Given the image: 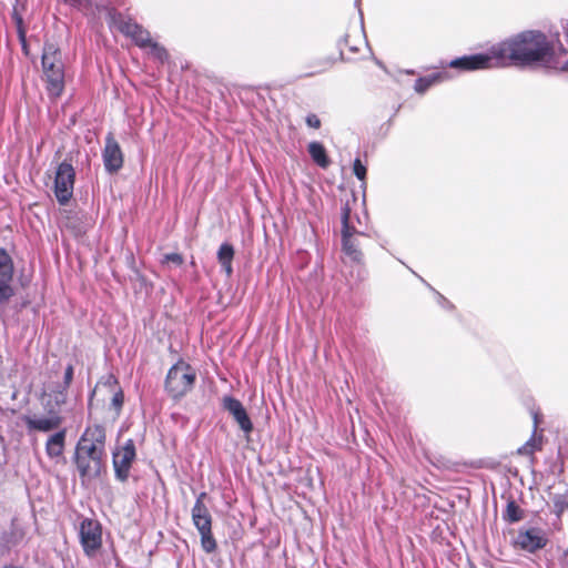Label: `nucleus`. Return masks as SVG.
Masks as SVG:
<instances>
[{
  "label": "nucleus",
  "mask_w": 568,
  "mask_h": 568,
  "mask_svg": "<svg viewBox=\"0 0 568 568\" xmlns=\"http://www.w3.org/2000/svg\"><path fill=\"white\" fill-rule=\"evenodd\" d=\"M500 68L508 65H541L568 70V50L558 39H549L540 31H524L495 45Z\"/></svg>",
  "instance_id": "f257e3e1"
},
{
  "label": "nucleus",
  "mask_w": 568,
  "mask_h": 568,
  "mask_svg": "<svg viewBox=\"0 0 568 568\" xmlns=\"http://www.w3.org/2000/svg\"><path fill=\"white\" fill-rule=\"evenodd\" d=\"M42 71L49 98L52 100L60 98L64 91V64L60 50L53 43H45L43 47Z\"/></svg>",
  "instance_id": "f03ea898"
},
{
  "label": "nucleus",
  "mask_w": 568,
  "mask_h": 568,
  "mask_svg": "<svg viewBox=\"0 0 568 568\" xmlns=\"http://www.w3.org/2000/svg\"><path fill=\"white\" fill-rule=\"evenodd\" d=\"M206 493L202 491L192 507L191 515L192 521L201 536V546L206 554H212L216 550V540L212 534V516L209 508L204 504Z\"/></svg>",
  "instance_id": "7ed1b4c3"
},
{
  "label": "nucleus",
  "mask_w": 568,
  "mask_h": 568,
  "mask_svg": "<svg viewBox=\"0 0 568 568\" xmlns=\"http://www.w3.org/2000/svg\"><path fill=\"white\" fill-rule=\"evenodd\" d=\"M196 373L185 362L173 365L165 379V389L173 398H181L189 393L195 383Z\"/></svg>",
  "instance_id": "20e7f679"
},
{
  "label": "nucleus",
  "mask_w": 568,
  "mask_h": 568,
  "mask_svg": "<svg viewBox=\"0 0 568 568\" xmlns=\"http://www.w3.org/2000/svg\"><path fill=\"white\" fill-rule=\"evenodd\" d=\"M105 453L92 448L75 447L74 462L82 480L98 478L104 468Z\"/></svg>",
  "instance_id": "39448f33"
},
{
  "label": "nucleus",
  "mask_w": 568,
  "mask_h": 568,
  "mask_svg": "<svg viewBox=\"0 0 568 568\" xmlns=\"http://www.w3.org/2000/svg\"><path fill=\"white\" fill-rule=\"evenodd\" d=\"M342 245L343 252L354 262L362 260L358 239L364 236L362 232L351 225V209L345 204L342 209Z\"/></svg>",
  "instance_id": "423d86ee"
},
{
  "label": "nucleus",
  "mask_w": 568,
  "mask_h": 568,
  "mask_svg": "<svg viewBox=\"0 0 568 568\" xmlns=\"http://www.w3.org/2000/svg\"><path fill=\"white\" fill-rule=\"evenodd\" d=\"M80 542L84 554L94 558L102 547V527L99 521L85 518L79 528Z\"/></svg>",
  "instance_id": "0eeeda50"
},
{
  "label": "nucleus",
  "mask_w": 568,
  "mask_h": 568,
  "mask_svg": "<svg viewBox=\"0 0 568 568\" xmlns=\"http://www.w3.org/2000/svg\"><path fill=\"white\" fill-rule=\"evenodd\" d=\"M498 55L495 54V45L487 53L464 55L449 62V67L460 71H475L481 69L500 68L497 64Z\"/></svg>",
  "instance_id": "6e6552de"
},
{
  "label": "nucleus",
  "mask_w": 568,
  "mask_h": 568,
  "mask_svg": "<svg viewBox=\"0 0 568 568\" xmlns=\"http://www.w3.org/2000/svg\"><path fill=\"white\" fill-rule=\"evenodd\" d=\"M74 179L75 172L73 166L65 161L60 163L54 179V194L60 204H67L72 197Z\"/></svg>",
  "instance_id": "1a4fd4ad"
},
{
  "label": "nucleus",
  "mask_w": 568,
  "mask_h": 568,
  "mask_svg": "<svg viewBox=\"0 0 568 568\" xmlns=\"http://www.w3.org/2000/svg\"><path fill=\"white\" fill-rule=\"evenodd\" d=\"M545 531L537 527L520 528L513 539V546L517 549L534 554L547 545Z\"/></svg>",
  "instance_id": "9d476101"
},
{
  "label": "nucleus",
  "mask_w": 568,
  "mask_h": 568,
  "mask_svg": "<svg viewBox=\"0 0 568 568\" xmlns=\"http://www.w3.org/2000/svg\"><path fill=\"white\" fill-rule=\"evenodd\" d=\"M47 415L34 414L23 416L22 419L29 433H50L57 429L59 430L63 423V417L61 416L60 410L47 409Z\"/></svg>",
  "instance_id": "9b49d317"
},
{
  "label": "nucleus",
  "mask_w": 568,
  "mask_h": 568,
  "mask_svg": "<svg viewBox=\"0 0 568 568\" xmlns=\"http://www.w3.org/2000/svg\"><path fill=\"white\" fill-rule=\"evenodd\" d=\"M135 455V446L132 439L126 440L123 446L113 453V467L116 479L125 481L129 478Z\"/></svg>",
  "instance_id": "f8f14e48"
},
{
  "label": "nucleus",
  "mask_w": 568,
  "mask_h": 568,
  "mask_svg": "<svg viewBox=\"0 0 568 568\" xmlns=\"http://www.w3.org/2000/svg\"><path fill=\"white\" fill-rule=\"evenodd\" d=\"M73 379V366H67L63 375V383L54 389L43 395V406L45 409H57L67 403L68 388Z\"/></svg>",
  "instance_id": "ddd939ff"
},
{
  "label": "nucleus",
  "mask_w": 568,
  "mask_h": 568,
  "mask_svg": "<svg viewBox=\"0 0 568 568\" xmlns=\"http://www.w3.org/2000/svg\"><path fill=\"white\" fill-rule=\"evenodd\" d=\"M102 155L104 168L108 172L115 173L122 168L123 153L119 143L111 133L105 138V146Z\"/></svg>",
  "instance_id": "4468645a"
},
{
  "label": "nucleus",
  "mask_w": 568,
  "mask_h": 568,
  "mask_svg": "<svg viewBox=\"0 0 568 568\" xmlns=\"http://www.w3.org/2000/svg\"><path fill=\"white\" fill-rule=\"evenodd\" d=\"M222 406L233 416L234 420L245 434H250L253 430V424L243 404L239 399L232 396H224Z\"/></svg>",
  "instance_id": "2eb2a0df"
},
{
  "label": "nucleus",
  "mask_w": 568,
  "mask_h": 568,
  "mask_svg": "<svg viewBox=\"0 0 568 568\" xmlns=\"http://www.w3.org/2000/svg\"><path fill=\"white\" fill-rule=\"evenodd\" d=\"M118 28L124 36L131 38L140 48L146 49L152 41L150 32L131 19L120 20Z\"/></svg>",
  "instance_id": "dca6fc26"
},
{
  "label": "nucleus",
  "mask_w": 568,
  "mask_h": 568,
  "mask_svg": "<svg viewBox=\"0 0 568 568\" xmlns=\"http://www.w3.org/2000/svg\"><path fill=\"white\" fill-rule=\"evenodd\" d=\"M92 448L98 453H105V430L100 425L88 426L81 435L75 447Z\"/></svg>",
  "instance_id": "f3484780"
},
{
  "label": "nucleus",
  "mask_w": 568,
  "mask_h": 568,
  "mask_svg": "<svg viewBox=\"0 0 568 568\" xmlns=\"http://www.w3.org/2000/svg\"><path fill=\"white\" fill-rule=\"evenodd\" d=\"M67 429L62 428L50 435L45 443V453L49 458L57 459L63 455Z\"/></svg>",
  "instance_id": "a211bd4d"
},
{
  "label": "nucleus",
  "mask_w": 568,
  "mask_h": 568,
  "mask_svg": "<svg viewBox=\"0 0 568 568\" xmlns=\"http://www.w3.org/2000/svg\"><path fill=\"white\" fill-rule=\"evenodd\" d=\"M233 257H234L233 246L229 243H223L217 251V260L227 276H231L233 273V267H232Z\"/></svg>",
  "instance_id": "6ab92c4d"
},
{
  "label": "nucleus",
  "mask_w": 568,
  "mask_h": 568,
  "mask_svg": "<svg viewBox=\"0 0 568 568\" xmlns=\"http://www.w3.org/2000/svg\"><path fill=\"white\" fill-rule=\"evenodd\" d=\"M525 511L513 499L507 500L506 509L503 513V519L509 524H515L523 520Z\"/></svg>",
  "instance_id": "aec40b11"
},
{
  "label": "nucleus",
  "mask_w": 568,
  "mask_h": 568,
  "mask_svg": "<svg viewBox=\"0 0 568 568\" xmlns=\"http://www.w3.org/2000/svg\"><path fill=\"white\" fill-rule=\"evenodd\" d=\"M444 79H446V75L444 72H438L435 74H430L427 77H423L416 80L414 89L417 93L423 94L425 93L430 87H433L436 83L442 82Z\"/></svg>",
  "instance_id": "412c9836"
},
{
  "label": "nucleus",
  "mask_w": 568,
  "mask_h": 568,
  "mask_svg": "<svg viewBox=\"0 0 568 568\" xmlns=\"http://www.w3.org/2000/svg\"><path fill=\"white\" fill-rule=\"evenodd\" d=\"M308 153L313 161L321 168L325 169L329 165L325 148L320 142H311L308 144Z\"/></svg>",
  "instance_id": "4be33fe9"
},
{
  "label": "nucleus",
  "mask_w": 568,
  "mask_h": 568,
  "mask_svg": "<svg viewBox=\"0 0 568 568\" xmlns=\"http://www.w3.org/2000/svg\"><path fill=\"white\" fill-rule=\"evenodd\" d=\"M13 275V264L9 254L0 248V276H6L7 278H12Z\"/></svg>",
  "instance_id": "5701e85b"
},
{
  "label": "nucleus",
  "mask_w": 568,
  "mask_h": 568,
  "mask_svg": "<svg viewBox=\"0 0 568 568\" xmlns=\"http://www.w3.org/2000/svg\"><path fill=\"white\" fill-rule=\"evenodd\" d=\"M11 281L12 278L0 276V304L8 302L14 294Z\"/></svg>",
  "instance_id": "b1692460"
},
{
  "label": "nucleus",
  "mask_w": 568,
  "mask_h": 568,
  "mask_svg": "<svg viewBox=\"0 0 568 568\" xmlns=\"http://www.w3.org/2000/svg\"><path fill=\"white\" fill-rule=\"evenodd\" d=\"M148 48L150 49V53L155 58L158 59L159 61L163 62L164 60L168 59V52L166 50L161 47L159 43L154 42L153 40L151 41V43L148 45Z\"/></svg>",
  "instance_id": "393cba45"
},
{
  "label": "nucleus",
  "mask_w": 568,
  "mask_h": 568,
  "mask_svg": "<svg viewBox=\"0 0 568 568\" xmlns=\"http://www.w3.org/2000/svg\"><path fill=\"white\" fill-rule=\"evenodd\" d=\"M568 508V503L565 497L562 496H556L554 499V509L555 513L560 516L565 509Z\"/></svg>",
  "instance_id": "a878e982"
},
{
  "label": "nucleus",
  "mask_w": 568,
  "mask_h": 568,
  "mask_svg": "<svg viewBox=\"0 0 568 568\" xmlns=\"http://www.w3.org/2000/svg\"><path fill=\"white\" fill-rule=\"evenodd\" d=\"M123 402H124V395H123V392L120 389L114 393L112 400H111V405L115 409L116 414L120 413V410L123 406Z\"/></svg>",
  "instance_id": "bb28decb"
},
{
  "label": "nucleus",
  "mask_w": 568,
  "mask_h": 568,
  "mask_svg": "<svg viewBox=\"0 0 568 568\" xmlns=\"http://www.w3.org/2000/svg\"><path fill=\"white\" fill-rule=\"evenodd\" d=\"M353 172L355 174V176L361 180V181H364L365 180V176H366V168L362 164L361 160L359 159H356L354 161V165H353Z\"/></svg>",
  "instance_id": "cd10ccee"
},
{
  "label": "nucleus",
  "mask_w": 568,
  "mask_h": 568,
  "mask_svg": "<svg viewBox=\"0 0 568 568\" xmlns=\"http://www.w3.org/2000/svg\"><path fill=\"white\" fill-rule=\"evenodd\" d=\"M306 124L314 129H320L321 126V120L316 114H308L306 116Z\"/></svg>",
  "instance_id": "c85d7f7f"
},
{
  "label": "nucleus",
  "mask_w": 568,
  "mask_h": 568,
  "mask_svg": "<svg viewBox=\"0 0 568 568\" xmlns=\"http://www.w3.org/2000/svg\"><path fill=\"white\" fill-rule=\"evenodd\" d=\"M164 260L166 262H171V263H174L176 265H181L183 263V258L180 254L178 253H170V254H166L164 256Z\"/></svg>",
  "instance_id": "c756f323"
}]
</instances>
